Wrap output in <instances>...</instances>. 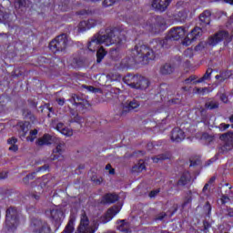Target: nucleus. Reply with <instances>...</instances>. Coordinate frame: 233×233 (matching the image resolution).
Returning a JSON list of instances; mask_svg holds the SVG:
<instances>
[{"label":"nucleus","instance_id":"1","mask_svg":"<svg viewBox=\"0 0 233 233\" xmlns=\"http://www.w3.org/2000/svg\"><path fill=\"white\" fill-rule=\"evenodd\" d=\"M125 35V31L107 29L105 35H95L88 43L87 48L90 52H96L100 45H106V46H110V45H121V43L127 39Z\"/></svg>","mask_w":233,"mask_h":233},{"label":"nucleus","instance_id":"2","mask_svg":"<svg viewBox=\"0 0 233 233\" xmlns=\"http://www.w3.org/2000/svg\"><path fill=\"white\" fill-rule=\"evenodd\" d=\"M123 81L126 85L137 90H147V87L150 85L147 78L136 75H127L123 78Z\"/></svg>","mask_w":233,"mask_h":233},{"label":"nucleus","instance_id":"3","mask_svg":"<svg viewBox=\"0 0 233 233\" xmlns=\"http://www.w3.org/2000/svg\"><path fill=\"white\" fill-rule=\"evenodd\" d=\"M136 61L138 63H147L150 59H154V51L147 46H140L134 50Z\"/></svg>","mask_w":233,"mask_h":233},{"label":"nucleus","instance_id":"4","mask_svg":"<svg viewBox=\"0 0 233 233\" xmlns=\"http://www.w3.org/2000/svg\"><path fill=\"white\" fill-rule=\"evenodd\" d=\"M19 225V211L15 208H9L6 209L5 227L7 230H15Z\"/></svg>","mask_w":233,"mask_h":233},{"label":"nucleus","instance_id":"5","mask_svg":"<svg viewBox=\"0 0 233 233\" xmlns=\"http://www.w3.org/2000/svg\"><path fill=\"white\" fill-rule=\"evenodd\" d=\"M68 46V36L65 34L58 35L55 40L51 41L49 44V48L54 53L63 52L66 49Z\"/></svg>","mask_w":233,"mask_h":233},{"label":"nucleus","instance_id":"6","mask_svg":"<svg viewBox=\"0 0 233 233\" xmlns=\"http://www.w3.org/2000/svg\"><path fill=\"white\" fill-rule=\"evenodd\" d=\"M30 232L33 233H52V228L48 223L39 219L34 218L29 226Z\"/></svg>","mask_w":233,"mask_h":233},{"label":"nucleus","instance_id":"7","mask_svg":"<svg viewBox=\"0 0 233 233\" xmlns=\"http://www.w3.org/2000/svg\"><path fill=\"white\" fill-rule=\"evenodd\" d=\"M77 232L96 233V229H94V227L90 225V220L88 219V217L86 216V213L85 211L82 212V215L80 217V224L77 228Z\"/></svg>","mask_w":233,"mask_h":233},{"label":"nucleus","instance_id":"8","mask_svg":"<svg viewBox=\"0 0 233 233\" xmlns=\"http://www.w3.org/2000/svg\"><path fill=\"white\" fill-rule=\"evenodd\" d=\"M46 215L50 216L56 228H59V227H61V223L65 218V213H63V210L59 208H53V209H50L49 211H46Z\"/></svg>","mask_w":233,"mask_h":233},{"label":"nucleus","instance_id":"9","mask_svg":"<svg viewBox=\"0 0 233 233\" xmlns=\"http://www.w3.org/2000/svg\"><path fill=\"white\" fill-rule=\"evenodd\" d=\"M187 29L183 26L173 27L167 35V40L169 41H179L182 37H185Z\"/></svg>","mask_w":233,"mask_h":233},{"label":"nucleus","instance_id":"10","mask_svg":"<svg viewBox=\"0 0 233 233\" xmlns=\"http://www.w3.org/2000/svg\"><path fill=\"white\" fill-rule=\"evenodd\" d=\"M101 20L90 18L88 20H84L80 22L77 25L78 32H86V30H90V28H94L95 26H97V25H100Z\"/></svg>","mask_w":233,"mask_h":233},{"label":"nucleus","instance_id":"11","mask_svg":"<svg viewBox=\"0 0 233 233\" xmlns=\"http://www.w3.org/2000/svg\"><path fill=\"white\" fill-rule=\"evenodd\" d=\"M201 35H203V30L199 27H195L191 31V33H189L187 35V37L184 39L183 45H185L186 46H188L189 45H192L194 41H196L197 39H199Z\"/></svg>","mask_w":233,"mask_h":233},{"label":"nucleus","instance_id":"12","mask_svg":"<svg viewBox=\"0 0 233 233\" xmlns=\"http://www.w3.org/2000/svg\"><path fill=\"white\" fill-rule=\"evenodd\" d=\"M141 104L137 102V100L127 101L121 105L122 111L120 116H125V114L136 110V108H139Z\"/></svg>","mask_w":233,"mask_h":233},{"label":"nucleus","instance_id":"13","mask_svg":"<svg viewBox=\"0 0 233 233\" xmlns=\"http://www.w3.org/2000/svg\"><path fill=\"white\" fill-rule=\"evenodd\" d=\"M120 210L121 208H119L118 206H114L113 208H109L106 213L103 217H101V223H108V221H112L114 216H116V214H119Z\"/></svg>","mask_w":233,"mask_h":233},{"label":"nucleus","instance_id":"14","mask_svg":"<svg viewBox=\"0 0 233 233\" xmlns=\"http://www.w3.org/2000/svg\"><path fill=\"white\" fill-rule=\"evenodd\" d=\"M167 28V22L165 21V18L158 16L156 20V23L151 27V32L153 34H159L160 32H163Z\"/></svg>","mask_w":233,"mask_h":233},{"label":"nucleus","instance_id":"15","mask_svg":"<svg viewBox=\"0 0 233 233\" xmlns=\"http://www.w3.org/2000/svg\"><path fill=\"white\" fill-rule=\"evenodd\" d=\"M220 141L224 142V148L226 150H232L233 148V133L228 132L226 134H222L219 137Z\"/></svg>","mask_w":233,"mask_h":233},{"label":"nucleus","instance_id":"16","mask_svg":"<svg viewBox=\"0 0 233 233\" xmlns=\"http://www.w3.org/2000/svg\"><path fill=\"white\" fill-rule=\"evenodd\" d=\"M170 3H172V0H153L152 8L158 10V12H165Z\"/></svg>","mask_w":233,"mask_h":233},{"label":"nucleus","instance_id":"17","mask_svg":"<svg viewBox=\"0 0 233 233\" xmlns=\"http://www.w3.org/2000/svg\"><path fill=\"white\" fill-rule=\"evenodd\" d=\"M170 139L173 143H181L185 139V132L179 127H175L171 132Z\"/></svg>","mask_w":233,"mask_h":233},{"label":"nucleus","instance_id":"18","mask_svg":"<svg viewBox=\"0 0 233 233\" xmlns=\"http://www.w3.org/2000/svg\"><path fill=\"white\" fill-rule=\"evenodd\" d=\"M65 152V143L60 142L57 144L56 149L53 150L52 155L49 157V161H56L59 159V157Z\"/></svg>","mask_w":233,"mask_h":233},{"label":"nucleus","instance_id":"19","mask_svg":"<svg viewBox=\"0 0 233 233\" xmlns=\"http://www.w3.org/2000/svg\"><path fill=\"white\" fill-rule=\"evenodd\" d=\"M16 128L22 137H25L26 134H28V131L32 128V126L30 125V122H19L16 125Z\"/></svg>","mask_w":233,"mask_h":233},{"label":"nucleus","instance_id":"20","mask_svg":"<svg viewBox=\"0 0 233 233\" xmlns=\"http://www.w3.org/2000/svg\"><path fill=\"white\" fill-rule=\"evenodd\" d=\"M56 129L63 134V136H66V137H70L74 136V131L68 127H65V124L59 122L56 124Z\"/></svg>","mask_w":233,"mask_h":233},{"label":"nucleus","instance_id":"21","mask_svg":"<svg viewBox=\"0 0 233 233\" xmlns=\"http://www.w3.org/2000/svg\"><path fill=\"white\" fill-rule=\"evenodd\" d=\"M52 141H53L52 136L48 134H45L43 137H39L35 141V145L36 147H45V146L50 145Z\"/></svg>","mask_w":233,"mask_h":233},{"label":"nucleus","instance_id":"22","mask_svg":"<svg viewBox=\"0 0 233 233\" xmlns=\"http://www.w3.org/2000/svg\"><path fill=\"white\" fill-rule=\"evenodd\" d=\"M70 103L75 105V106H85L86 105V100L81 97L79 95H72L71 98L69 99Z\"/></svg>","mask_w":233,"mask_h":233},{"label":"nucleus","instance_id":"23","mask_svg":"<svg viewBox=\"0 0 233 233\" xmlns=\"http://www.w3.org/2000/svg\"><path fill=\"white\" fill-rule=\"evenodd\" d=\"M210 15L211 13L208 10L204 11L200 16L199 20L203 25H210Z\"/></svg>","mask_w":233,"mask_h":233},{"label":"nucleus","instance_id":"24","mask_svg":"<svg viewBox=\"0 0 233 233\" xmlns=\"http://www.w3.org/2000/svg\"><path fill=\"white\" fill-rule=\"evenodd\" d=\"M117 199H118L117 195L106 194V195L103 198L102 203H104V204L116 203V201H117Z\"/></svg>","mask_w":233,"mask_h":233},{"label":"nucleus","instance_id":"25","mask_svg":"<svg viewBox=\"0 0 233 233\" xmlns=\"http://www.w3.org/2000/svg\"><path fill=\"white\" fill-rule=\"evenodd\" d=\"M174 72V66L170 64H165L160 67V74H163L164 76H167V74H172Z\"/></svg>","mask_w":233,"mask_h":233},{"label":"nucleus","instance_id":"26","mask_svg":"<svg viewBox=\"0 0 233 233\" xmlns=\"http://www.w3.org/2000/svg\"><path fill=\"white\" fill-rule=\"evenodd\" d=\"M190 181V173L188 171H186L182 174L178 185H187Z\"/></svg>","mask_w":233,"mask_h":233},{"label":"nucleus","instance_id":"27","mask_svg":"<svg viewBox=\"0 0 233 233\" xmlns=\"http://www.w3.org/2000/svg\"><path fill=\"white\" fill-rule=\"evenodd\" d=\"M170 155L168 154H161L157 155V157H152L154 163H159V161H165V159H169Z\"/></svg>","mask_w":233,"mask_h":233},{"label":"nucleus","instance_id":"28","mask_svg":"<svg viewBox=\"0 0 233 233\" xmlns=\"http://www.w3.org/2000/svg\"><path fill=\"white\" fill-rule=\"evenodd\" d=\"M106 56V52H105V49H103V47H100L96 52V62L101 63Z\"/></svg>","mask_w":233,"mask_h":233},{"label":"nucleus","instance_id":"29","mask_svg":"<svg viewBox=\"0 0 233 233\" xmlns=\"http://www.w3.org/2000/svg\"><path fill=\"white\" fill-rule=\"evenodd\" d=\"M38 131L37 129L31 130L29 132L28 137H26V141H30L31 143H34L35 141V138L37 137Z\"/></svg>","mask_w":233,"mask_h":233},{"label":"nucleus","instance_id":"30","mask_svg":"<svg viewBox=\"0 0 233 233\" xmlns=\"http://www.w3.org/2000/svg\"><path fill=\"white\" fill-rule=\"evenodd\" d=\"M194 94H200V96H205V94H209L210 89H208V87H195L193 89Z\"/></svg>","mask_w":233,"mask_h":233},{"label":"nucleus","instance_id":"31","mask_svg":"<svg viewBox=\"0 0 233 233\" xmlns=\"http://www.w3.org/2000/svg\"><path fill=\"white\" fill-rule=\"evenodd\" d=\"M62 233H74V220L70 219Z\"/></svg>","mask_w":233,"mask_h":233},{"label":"nucleus","instance_id":"32","mask_svg":"<svg viewBox=\"0 0 233 233\" xmlns=\"http://www.w3.org/2000/svg\"><path fill=\"white\" fill-rule=\"evenodd\" d=\"M134 172H143L145 170V163L143 160H140L138 164L135 165L132 168Z\"/></svg>","mask_w":233,"mask_h":233},{"label":"nucleus","instance_id":"33","mask_svg":"<svg viewBox=\"0 0 233 233\" xmlns=\"http://www.w3.org/2000/svg\"><path fill=\"white\" fill-rule=\"evenodd\" d=\"M187 12L186 11H179L177 14V20H178L180 23H185V21H187Z\"/></svg>","mask_w":233,"mask_h":233},{"label":"nucleus","instance_id":"34","mask_svg":"<svg viewBox=\"0 0 233 233\" xmlns=\"http://www.w3.org/2000/svg\"><path fill=\"white\" fill-rule=\"evenodd\" d=\"M207 108H208L209 110H214L216 108H219V103L216 100H212L210 102H208L206 104Z\"/></svg>","mask_w":233,"mask_h":233},{"label":"nucleus","instance_id":"35","mask_svg":"<svg viewBox=\"0 0 233 233\" xmlns=\"http://www.w3.org/2000/svg\"><path fill=\"white\" fill-rule=\"evenodd\" d=\"M30 0H15V8H22V6L28 5Z\"/></svg>","mask_w":233,"mask_h":233},{"label":"nucleus","instance_id":"36","mask_svg":"<svg viewBox=\"0 0 233 233\" xmlns=\"http://www.w3.org/2000/svg\"><path fill=\"white\" fill-rule=\"evenodd\" d=\"M116 5V0H103L102 5L105 8H108V6H114Z\"/></svg>","mask_w":233,"mask_h":233},{"label":"nucleus","instance_id":"37","mask_svg":"<svg viewBox=\"0 0 233 233\" xmlns=\"http://www.w3.org/2000/svg\"><path fill=\"white\" fill-rule=\"evenodd\" d=\"M9 15L0 11V23H6V19H8Z\"/></svg>","mask_w":233,"mask_h":233},{"label":"nucleus","instance_id":"38","mask_svg":"<svg viewBox=\"0 0 233 233\" xmlns=\"http://www.w3.org/2000/svg\"><path fill=\"white\" fill-rule=\"evenodd\" d=\"M194 56V51H192V49L187 48L185 52H184V56L190 58Z\"/></svg>","mask_w":233,"mask_h":233},{"label":"nucleus","instance_id":"39","mask_svg":"<svg viewBox=\"0 0 233 233\" xmlns=\"http://www.w3.org/2000/svg\"><path fill=\"white\" fill-rule=\"evenodd\" d=\"M91 181H93L95 185H101V183H103V177L96 178V177H92Z\"/></svg>","mask_w":233,"mask_h":233},{"label":"nucleus","instance_id":"40","mask_svg":"<svg viewBox=\"0 0 233 233\" xmlns=\"http://www.w3.org/2000/svg\"><path fill=\"white\" fill-rule=\"evenodd\" d=\"M165 218H167V213L165 212H162V213H159L158 215L156 216V221H161L163 219H165Z\"/></svg>","mask_w":233,"mask_h":233},{"label":"nucleus","instance_id":"41","mask_svg":"<svg viewBox=\"0 0 233 233\" xmlns=\"http://www.w3.org/2000/svg\"><path fill=\"white\" fill-rule=\"evenodd\" d=\"M30 179H34V175H27L25 177H24L23 183H25V185H28Z\"/></svg>","mask_w":233,"mask_h":233},{"label":"nucleus","instance_id":"42","mask_svg":"<svg viewBox=\"0 0 233 233\" xmlns=\"http://www.w3.org/2000/svg\"><path fill=\"white\" fill-rule=\"evenodd\" d=\"M220 100L222 103H228V97L227 95H225V93H220Z\"/></svg>","mask_w":233,"mask_h":233},{"label":"nucleus","instance_id":"43","mask_svg":"<svg viewBox=\"0 0 233 233\" xmlns=\"http://www.w3.org/2000/svg\"><path fill=\"white\" fill-rule=\"evenodd\" d=\"M193 81H196V76H189L188 78H187V79L184 81V83H185L186 85H190V83H192Z\"/></svg>","mask_w":233,"mask_h":233},{"label":"nucleus","instance_id":"44","mask_svg":"<svg viewBox=\"0 0 233 233\" xmlns=\"http://www.w3.org/2000/svg\"><path fill=\"white\" fill-rule=\"evenodd\" d=\"M85 88H86L89 92H94L96 94V92H99V89L92 86H86Z\"/></svg>","mask_w":233,"mask_h":233},{"label":"nucleus","instance_id":"45","mask_svg":"<svg viewBox=\"0 0 233 233\" xmlns=\"http://www.w3.org/2000/svg\"><path fill=\"white\" fill-rule=\"evenodd\" d=\"M106 170H109L108 173L111 175L115 174V169L112 168V165H110V164H107L106 166Z\"/></svg>","mask_w":233,"mask_h":233},{"label":"nucleus","instance_id":"46","mask_svg":"<svg viewBox=\"0 0 233 233\" xmlns=\"http://www.w3.org/2000/svg\"><path fill=\"white\" fill-rule=\"evenodd\" d=\"M229 127L230 125L222 123L219 125L218 128L223 131V130H227V128H229Z\"/></svg>","mask_w":233,"mask_h":233},{"label":"nucleus","instance_id":"47","mask_svg":"<svg viewBox=\"0 0 233 233\" xmlns=\"http://www.w3.org/2000/svg\"><path fill=\"white\" fill-rule=\"evenodd\" d=\"M203 225H204V232L205 233L208 232V228H210V223H208V221H204Z\"/></svg>","mask_w":233,"mask_h":233},{"label":"nucleus","instance_id":"48","mask_svg":"<svg viewBox=\"0 0 233 233\" xmlns=\"http://www.w3.org/2000/svg\"><path fill=\"white\" fill-rule=\"evenodd\" d=\"M157 194H159V189L152 190L149 193V198H156L157 196Z\"/></svg>","mask_w":233,"mask_h":233},{"label":"nucleus","instance_id":"49","mask_svg":"<svg viewBox=\"0 0 233 233\" xmlns=\"http://www.w3.org/2000/svg\"><path fill=\"white\" fill-rule=\"evenodd\" d=\"M210 74H212V69H208L206 74L202 76L204 79H209L210 78Z\"/></svg>","mask_w":233,"mask_h":233},{"label":"nucleus","instance_id":"50","mask_svg":"<svg viewBox=\"0 0 233 233\" xmlns=\"http://www.w3.org/2000/svg\"><path fill=\"white\" fill-rule=\"evenodd\" d=\"M188 203H192V197H188L185 199L182 207H187V205H188Z\"/></svg>","mask_w":233,"mask_h":233},{"label":"nucleus","instance_id":"51","mask_svg":"<svg viewBox=\"0 0 233 233\" xmlns=\"http://www.w3.org/2000/svg\"><path fill=\"white\" fill-rule=\"evenodd\" d=\"M226 216H228V218H233V208H229L227 209Z\"/></svg>","mask_w":233,"mask_h":233},{"label":"nucleus","instance_id":"52","mask_svg":"<svg viewBox=\"0 0 233 233\" xmlns=\"http://www.w3.org/2000/svg\"><path fill=\"white\" fill-rule=\"evenodd\" d=\"M9 150L11 152H17V150H19V147H17V145H11V147H9Z\"/></svg>","mask_w":233,"mask_h":233},{"label":"nucleus","instance_id":"53","mask_svg":"<svg viewBox=\"0 0 233 233\" xmlns=\"http://www.w3.org/2000/svg\"><path fill=\"white\" fill-rule=\"evenodd\" d=\"M7 143L9 144V145H15V143H17V138H15V137H12V138H10V139H8L7 140Z\"/></svg>","mask_w":233,"mask_h":233},{"label":"nucleus","instance_id":"54","mask_svg":"<svg viewBox=\"0 0 233 233\" xmlns=\"http://www.w3.org/2000/svg\"><path fill=\"white\" fill-rule=\"evenodd\" d=\"M56 102L60 106H63V105H65V98H58L56 99Z\"/></svg>","mask_w":233,"mask_h":233},{"label":"nucleus","instance_id":"55","mask_svg":"<svg viewBox=\"0 0 233 233\" xmlns=\"http://www.w3.org/2000/svg\"><path fill=\"white\" fill-rule=\"evenodd\" d=\"M205 207H206L208 214H210V212L212 210V207L210 206V203L207 202Z\"/></svg>","mask_w":233,"mask_h":233},{"label":"nucleus","instance_id":"56","mask_svg":"<svg viewBox=\"0 0 233 233\" xmlns=\"http://www.w3.org/2000/svg\"><path fill=\"white\" fill-rule=\"evenodd\" d=\"M78 15H88V11L86 10L79 11Z\"/></svg>","mask_w":233,"mask_h":233},{"label":"nucleus","instance_id":"57","mask_svg":"<svg viewBox=\"0 0 233 233\" xmlns=\"http://www.w3.org/2000/svg\"><path fill=\"white\" fill-rule=\"evenodd\" d=\"M228 199H229L228 197L223 196L222 198H221V201H222V203H228Z\"/></svg>","mask_w":233,"mask_h":233},{"label":"nucleus","instance_id":"58","mask_svg":"<svg viewBox=\"0 0 233 233\" xmlns=\"http://www.w3.org/2000/svg\"><path fill=\"white\" fill-rule=\"evenodd\" d=\"M6 177H7L6 173L5 172L0 173V179H6Z\"/></svg>","mask_w":233,"mask_h":233},{"label":"nucleus","instance_id":"59","mask_svg":"<svg viewBox=\"0 0 233 233\" xmlns=\"http://www.w3.org/2000/svg\"><path fill=\"white\" fill-rule=\"evenodd\" d=\"M203 81H207V80L202 76L200 79L195 81L194 84L197 85V83H203Z\"/></svg>","mask_w":233,"mask_h":233},{"label":"nucleus","instance_id":"60","mask_svg":"<svg viewBox=\"0 0 233 233\" xmlns=\"http://www.w3.org/2000/svg\"><path fill=\"white\" fill-rule=\"evenodd\" d=\"M208 190V184H206L203 187V192H207Z\"/></svg>","mask_w":233,"mask_h":233},{"label":"nucleus","instance_id":"61","mask_svg":"<svg viewBox=\"0 0 233 233\" xmlns=\"http://www.w3.org/2000/svg\"><path fill=\"white\" fill-rule=\"evenodd\" d=\"M225 3H228V5H233V0H224Z\"/></svg>","mask_w":233,"mask_h":233},{"label":"nucleus","instance_id":"62","mask_svg":"<svg viewBox=\"0 0 233 233\" xmlns=\"http://www.w3.org/2000/svg\"><path fill=\"white\" fill-rule=\"evenodd\" d=\"M29 119H30L31 121H35V116H29Z\"/></svg>","mask_w":233,"mask_h":233},{"label":"nucleus","instance_id":"63","mask_svg":"<svg viewBox=\"0 0 233 233\" xmlns=\"http://www.w3.org/2000/svg\"><path fill=\"white\" fill-rule=\"evenodd\" d=\"M215 181H216V177H212L210 178L209 183H214Z\"/></svg>","mask_w":233,"mask_h":233},{"label":"nucleus","instance_id":"64","mask_svg":"<svg viewBox=\"0 0 233 233\" xmlns=\"http://www.w3.org/2000/svg\"><path fill=\"white\" fill-rule=\"evenodd\" d=\"M230 123H233V115L229 118Z\"/></svg>","mask_w":233,"mask_h":233}]
</instances>
